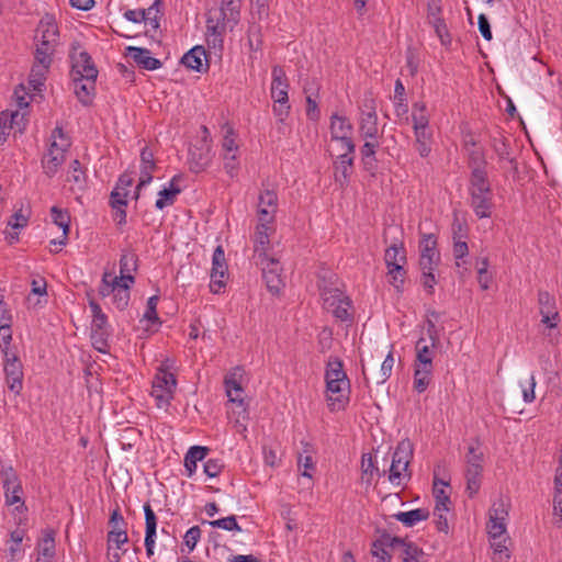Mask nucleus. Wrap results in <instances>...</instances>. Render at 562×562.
<instances>
[{"label":"nucleus","mask_w":562,"mask_h":562,"mask_svg":"<svg viewBox=\"0 0 562 562\" xmlns=\"http://www.w3.org/2000/svg\"><path fill=\"white\" fill-rule=\"evenodd\" d=\"M172 364V361L166 359L158 368L153 381L151 395L156 400L159 408L169 406L173 398L177 380L175 374L170 372Z\"/></svg>","instance_id":"20e7f679"},{"label":"nucleus","mask_w":562,"mask_h":562,"mask_svg":"<svg viewBox=\"0 0 562 562\" xmlns=\"http://www.w3.org/2000/svg\"><path fill=\"white\" fill-rule=\"evenodd\" d=\"M74 91L79 99V101L83 104H88L91 101V95L94 91L95 79L89 78H72Z\"/></svg>","instance_id":"2f4dec72"},{"label":"nucleus","mask_w":562,"mask_h":562,"mask_svg":"<svg viewBox=\"0 0 562 562\" xmlns=\"http://www.w3.org/2000/svg\"><path fill=\"white\" fill-rule=\"evenodd\" d=\"M416 366L432 367V352L425 344L424 339H419L416 344Z\"/></svg>","instance_id":"09e8293b"},{"label":"nucleus","mask_w":562,"mask_h":562,"mask_svg":"<svg viewBox=\"0 0 562 562\" xmlns=\"http://www.w3.org/2000/svg\"><path fill=\"white\" fill-rule=\"evenodd\" d=\"M483 469H464V477L467 481V492L473 497L481 487Z\"/></svg>","instance_id":"37998d69"},{"label":"nucleus","mask_w":562,"mask_h":562,"mask_svg":"<svg viewBox=\"0 0 562 562\" xmlns=\"http://www.w3.org/2000/svg\"><path fill=\"white\" fill-rule=\"evenodd\" d=\"M159 3L160 2H153L147 9H142V11H144L143 22L149 25L151 30L159 27Z\"/></svg>","instance_id":"6e6d98bb"},{"label":"nucleus","mask_w":562,"mask_h":562,"mask_svg":"<svg viewBox=\"0 0 562 562\" xmlns=\"http://www.w3.org/2000/svg\"><path fill=\"white\" fill-rule=\"evenodd\" d=\"M412 117L414 123V130L428 127L429 116L427 114L426 105L424 103L414 104Z\"/></svg>","instance_id":"603ef678"},{"label":"nucleus","mask_w":562,"mask_h":562,"mask_svg":"<svg viewBox=\"0 0 562 562\" xmlns=\"http://www.w3.org/2000/svg\"><path fill=\"white\" fill-rule=\"evenodd\" d=\"M353 157L351 155H337L334 161L335 181L341 187H346L352 172Z\"/></svg>","instance_id":"393cba45"},{"label":"nucleus","mask_w":562,"mask_h":562,"mask_svg":"<svg viewBox=\"0 0 562 562\" xmlns=\"http://www.w3.org/2000/svg\"><path fill=\"white\" fill-rule=\"evenodd\" d=\"M67 182L70 184L72 192H82L87 186L86 171L82 169L79 160H74L67 173Z\"/></svg>","instance_id":"c756f323"},{"label":"nucleus","mask_w":562,"mask_h":562,"mask_svg":"<svg viewBox=\"0 0 562 562\" xmlns=\"http://www.w3.org/2000/svg\"><path fill=\"white\" fill-rule=\"evenodd\" d=\"M258 259L265 281H276L280 278L281 266L278 260L268 257V255L258 257Z\"/></svg>","instance_id":"72a5a7b5"},{"label":"nucleus","mask_w":562,"mask_h":562,"mask_svg":"<svg viewBox=\"0 0 562 562\" xmlns=\"http://www.w3.org/2000/svg\"><path fill=\"white\" fill-rule=\"evenodd\" d=\"M54 47L36 44L34 65L45 66V68L48 69L52 63V56L54 54Z\"/></svg>","instance_id":"13d9d810"},{"label":"nucleus","mask_w":562,"mask_h":562,"mask_svg":"<svg viewBox=\"0 0 562 562\" xmlns=\"http://www.w3.org/2000/svg\"><path fill=\"white\" fill-rule=\"evenodd\" d=\"M432 367L416 366L414 372V390L418 393L426 391L431 381Z\"/></svg>","instance_id":"ea45409f"},{"label":"nucleus","mask_w":562,"mask_h":562,"mask_svg":"<svg viewBox=\"0 0 562 562\" xmlns=\"http://www.w3.org/2000/svg\"><path fill=\"white\" fill-rule=\"evenodd\" d=\"M278 211V195L274 189L266 187L258 198V220L274 221Z\"/></svg>","instance_id":"2eb2a0df"},{"label":"nucleus","mask_w":562,"mask_h":562,"mask_svg":"<svg viewBox=\"0 0 562 562\" xmlns=\"http://www.w3.org/2000/svg\"><path fill=\"white\" fill-rule=\"evenodd\" d=\"M379 146L378 139H366L361 147L362 160L366 169L370 170L373 168L375 161V150Z\"/></svg>","instance_id":"49530a36"},{"label":"nucleus","mask_w":562,"mask_h":562,"mask_svg":"<svg viewBox=\"0 0 562 562\" xmlns=\"http://www.w3.org/2000/svg\"><path fill=\"white\" fill-rule=\"evenodd\" d=\"M244 378V370L240 367L232 369L224 379L227 396H231L233 392L240 391L241 382Z\"/></svg>","instance_id":"79ce46f5"},{"label":"nucleus","mask_w":562,"mask_h":562,"mask_svg":"<svg viewBox=\"0 0 562 562\" xmlns=\"http://www.w3.org/2000/svg\"><path fill=\"white\" fill-rule=\"evenodd\" d=\"M7 122L12 125L14 133H22L26 127V113L20 110L18 111H5Z\"/></svg>","instance_id":"3c124183"},{"label":"nucleus","mask_w":562,"mask_h":562,"mask_svg":"<svg viewBox=\"0 0 562 562\" xmlns=\"http://www.w3.org/2000/svg\"><path fill=\"white\" fill-rule=\"evenodd\" d=\"M330 140H346L352 138L353 127L346 116L333 114L330 116Z\"/></svg>","instance_id":"b1692460"},{"label":"nucleus","mask_w":562,"mask_h":562,"mask_svg":"<svg viewBox=\"0 0 562 562\" xmlns=\"http://www.w3.org/2000/svg\"><path fill=\"white\" fill-rule=\"evenodd\" d=\"M384 260L389 274L397 280L404 276V265L406 262V250L403 244H392L386 248Z\"/></svg>","instance_id":"9b49d317"},{"label":"nucleus","mask_w":562,"mask_h":562,"mask_svg":"<svg viewBox=\"0 0 562 562\" xmlns=\"http://www.w3.org/2000/svg\"><path fill=\"white\" fill-rule=\"evenodd\" d=\"M227 27L220 23V20H214L209 16L206 20V43L210 49L220 55L223 50L224 34Z\"/></svg>","instance_id":"6ab92c4d"},{"label":"nucleus","mask_w":562,"mask_h":562,"mask_svg":"<svg viewBox=\"0 0 562 562\" xmlns=\"http://www.w3.org/2000/svg\"><path fill=\"white\" fill-rule=\"evenodd\" d=\"M70 143L60 128H55L50 136L48 151L43 159V168L47 176H54L65 161Z\"/></svg>","instance_id":"39448f33"},{"label":"nucleus","mask_w":562,"mask_h":562,"mask_svg":"<svg viewBox=\"0 0 562 562\" xmlns=\"http://www.w3.org/2000/svg\"><path fill=\"white\" fill-rule=\"evenodd\" d=\"M136 260L133 255H123L120 260V276L113 277L111 281H134Z\"/></svg>","instance_id":"4c0bfd02"},{"label":"nucleus","mask_w":562,"mask_h":562,"mask_svg":"<svg viewBox=\"0 0 562 562\" xmlns=\"http://www.w3.org/2000/svg\"><path fill=\"white\" fill-rule=\"evenodd\" d=\"M226 273L227 262L225 252L222 246H217L212 256L211 278L221 280L226 277Z\"/></svg>","instance_id":"c9c22d12"},{"label":"nucleus","mask_w":562,"mask_h":562,"mask_svg":"<svg viewBox=\"0 0 562 562\" xmlns=\"http://www.w3.org/2000/svg\"><path fill=\"white\" fill-rule=\"evenodd\" d=\"M447 485L448 484L441 480L434 481L435 508H437V510H449L450 498L445 491Z\"/></svg>","instance_id":"c03bdc74"},{"label":"nucleus","mask_w":562,"mask_h":562,"mask_svg":"<svg viewBox=\"0 0 562 562\" xmlns=\"http://www.w3.org/2000/svg\"><path fill=\"white\" fill-rule=\"evenodd\" d=\"M128 541L126 530L117 531H109L108 532V550L112 549V546H115L116 549H121V547Z\"/></svg>","instance_id":"774afa93"},{"label":"nucleus","mask_w":562,"mask_h":562,"mask_svg":"<svg viewBox=\"0 0 562 562\" xmlns=\"http://www.w3.org/2000/svg\"><path fill=\"white\" fill-rule=\"evenodd\" d=\"M127 56L146 70H156L161 67V61L153 57L147 48L130 46L127 47Z\"/></svg>","instance_id":"5701e85b"},{"label":"nucleus","mask_w":562,"mask_h":562,"mask_svg":"<svg viewBox=\"0 0 562 562\" xmlns=\"http://www.w3.org/2000/svg\"><path fill=\"white\" fill-rule=\"evenodd\" d=\"M1 477L4 488L5 502L8 505H14L22 503V485L18 477L16 472L12 467L3 468L1 471Z\"/></svg>","instance_id":"ddd939ff"},{"label":"nucleus","mask_w":562,"mask_h":562,"mask_svg":"<svg viewBox=\"0 0 562 562\" xmlns=\"http://www.w3.org/2000/svg\"><path fill=\"white\" fill-rule=\"evenodd\" d=\"M111 300H112V303L119 310H124L128 305V301H130L128 283H122V285H116Z\"/></svg>","instance_id":"8fccbe9b"},{"label":"nucleus","mask_w":562,"mask_h":562,"mask_svg":"<svg viewBox=\"0 0 562 562\" xmlns=\"http://www.w3.org/2000/svg\"><path fill=\"white\" fill-rule=\"evenodd\" d=\"M348 378L344 371L342 362L338 358H329L325 372V381H337Z\"/></svg>","instance_id":"a18cd8bd"},{"label":"nucleus","mask_w":562,"mask_h":562,"mask_svg":"<svg viewBox=\"0 0 562 562\" xmlns=\"http://www.w3.org/2000/svg\"><path fill=\"white\" fill-rule=\"evenodd\" d=\"M440 265V254L437 249V238L434 234H423L419 240V267L425 278L436 279Z\"/></svg>","instance_id":"423d86ee"},{"label":"nucleus","mask_w":562,"mask_h":562,"mask_svg":"<svg viewBox=\"0 0 562 562\" xmlns=\"http://www.w3.org/2000/svg\"><path fill=\"white\" fill-rule=\"evenodd\" d=\"M133 177L127 173H124L119 178L116 187L111 193L113 207L121 209L126 206V198L130 193V188L133 186Z\"/></svg>","instance_id":"a878e982"},{"label":"nucleus","mask_w":562,"mask_h":562,"mask_svg":"<svg viewBox=\"0 0 562 562\" xmlns=\"http://www.w3.org/2000/svg\"><path fill=\"white\" fill-rule=\"evenodd\" d=\"M361 469H362V479L367 481L368 484L371 483L373 472H376L380 475V471L374 467L373 459L371 454H363L361 460Z\"/></svg>","instance_id":"338daca9"},{"label":"nucleus","mask_w":562,"mask_h":562,"mask_svg":"<svg viewBox=\"0 0 562 562\" xmlns=\"http://www.w3.org/2000/svg\"><path fill=\"white\" fill-rule=\"evenodd\" d=\"M59 40V32L56 20L53 15L46 14L37 25L35 42L38 45L56 47Z\"/></svg>","instance_id":"f8f14e48"},{"label":"nucleus","mask_w":562,"mask_h":562,"mask_svg":"<svg viewBox=\"0 0 562 562\" xmlns=\"http://www.w3.org/2000/svg\"><path fill=\"white\" fill-rule=\"evenodd\" d=\"M207 452L209 448L203 446H193L188 450L184 457V467L188 471V476H192L196 470L198 461H202L206 457Z\"/></svg>","instance_id":"f704fd0d"},{"label":"nucleus","mask_w":562,"mask_h":562,"mask_svg":"<svg viewBox=\"0 0 562 562\" xmlns=\"http://www.w3.org/2000/svg\"><path fill=\"white\" fill-rule=\"evenodd\" d=\"M271 77L270 95L273 100L272 111L278 120L279 131L282 134H285L288 131L285 120L289 116L291 109L288 94L289 82L285 71L280 66H274L272 68Z\"/></svg>","instance_id":"f03ea898"},{"label":"nucleus","mask_w":562,"mask_h":562,"mask_svg":"<svg viewBox=\"0 0 562 562\" xmlns=\"http://www.w3.org/2000/svg\"><path fill=\"white\" fill-rule=\"evenodd\" d=\"M159 297L157 295H153L147 301L146 311L143 316V321H147L154 325H159V318L157 315V304H158Z\"/></svg>","instance_id":"680f3d73"},{"label":"nucleus","mask_w":562,"mask_h":562,"mask_svg":"<svg viewBox=\"0 0 562 562\" xmlns=\"http://www.w3.org/2000/svg\"><path fill=\"white\" fill-rule=\"evenodd\" d=\"M247 45L251 52L250 58H255V54L260 50L261 47V35L258 26L251 25L249 27Z\"/></svg>","instance_id":"052dcab7"},{"label":"nucleus","mask_w":562,"mask_h":562,"mask_svg":"<svg viewBox=\"0 0 562 562\" xmlns=\"http://www.w3.org/2000/svg\"><path fill=\"white\" fill-rule=\"evenodd\" d=\"M30 220L29 209L20 207L14 211L8 221V231H5V239L9 244H14L19 240V235L24 229Z\"/></svg>","instance_id":"f3484780"},{"label":"nucleus","mask_w":562,"mask_h":562,"mask_svg":"<svg viewBox=\"0 0 562 562\" xmlns=\"http://www.w3.org/2000/svg\"><path fill=\"white\" fill-rule=\"evenodd\" d=\"M50 216L53 223L63 231V237L59 239L50 240V245L58 246L59 248L66 245L67 235L69 232L70 216L67 211H64L57 206L50 209Z\"/></svg>","instance_id":"c85d7f7f"},{"label":"nucleus","mask_w":562,"mask_h":562,"mask_svg":"<svg viewBox=\"0 0 562 562\" xmlns=\"http://www.w3.org/2000/svg\"><path fill=\"white\" fill-rule=\"evenodd\" d=\"M349 387L348 378L333 381V383L330 381L326 382L327 401L330 411L335 412L345 408L349 400Z\"/></svg>","instance_id":"1a4fd4ad"},{"label":"nucleus","mask_w":562,"mask_h":562,"mask_svg":"<svg viewBox=\"0 0 562 562\" xmlns=\"http://www.w3.org/2000/svg\"><path fill=\"white\" fill-rule=\"evenodd\" d=\"M360 134L364 139H378V117L374 111L363 113L360 121Z\"/></svg>","instance_id":"473e14b6"},{"label":"nucleus","mask_w":562,"mask_h":562,"mask_svg":"<svg viewBox=\"0 0 562 562\" xmlns=\"http://www.w3.org/2000/svg\"><path fill=\"white\" fill-rule=\"evenodd\" d=\"M324 307L336 318L346 322L351 319V300L339 289H322Z\"/></svg>","instance_id":"0eeeda50"},{"label":"nucleus","mask_w":562,"mask_h":562,"mask_svg":"<svg viewBox=\"0 0 562 562\" xmlns=\"http://www.w3.org/2000/svg\"><path fill=\"white\" fill-rule=\"evenodd\" d=\"M330 151L337 155H352L355 153V144L352 138L346 140H330Z\"/></svg>","instance_id":"e2e57ef3"},{"label":"nucleus","mask_w":562,"mask_h":562,"mask_svg":"<svg viewBox=\"0 0 562 562\" xmlns=\"http://www.w3.org/2000/svg\"><path fill=\"white\" fill-rule=\"evenodd\" d=\"M214 20H220L223 26L234 30L240 21V0H222L220 16Z\"/></svg>","instance_id":"aec40b11"},{"label":"nucleus","mask_w":562,"mask_h":562,"mask_svg":"<svg viewBox=\"0 0 562 562\" xmlns=\"http://www.w3.org/2000/svg\"><path fill=\"white\" fill-rule=\"evenodd\" d=\"M89 306L92 313L91 331H109L108 316L102 312L100 305L94 300H90Z\"/></svg>","instance_id":"a19ab883"},{"label":"nucleus","mask_w":562,"mask_h":562,"mask_svg":"<svg viewBox=\"0 0 562 562\" xmlns=\"http://www.w3.org/2000/svg\"><path fill=\"white\" fill-rule=\"evenodd\" d=\"M12 324L0 325V349L3 356L11 355L10 345L12 341Z\"/></svg>","instance_id":"0e129e2a"},{"label":"nucleus","mask_w":562,"mask_h":562,"mask_svg":"<svg viewBox=\"0 0 562 562\" xmlns=\"http://www.w3.org/2000/svg\"><path fill=\"white\" fill-rule=\"evenodd\" d=\"M4 357V373L7 378L8 387L19 394L22 390V363L14 352Z\"/></svg>","instance_id":"4468645a"},{"label":"nucleus","mask_w":562,"mask_h":562,"mask_svg":"<svg viewBox=\"0 0 562 562\" xmlns=\"http://www.w3.org/2000/svg\"><path fill=\"white\" fill-rule=\"evenodd\" d=\"M428 517L429 510L425 508H416L409 512H400L394 515V518L406 527H413L419 521L426 520Z\"/></svg>","instance_id":"e433bc0d"},{"label":"nucleus","mask_w":562,"mask_h":562,"mask_svg":"<svg viewBox=\"0 0 562 562\" xmlns=\"http://www.w3.org/2000/svg\"><path fill=\"white\" fill-rule=\"evenodd\" d=\"M144 513L146 524L145 548L147 555L151 557L154 554L155 547L157 517L148 503L144 505Z\"/></svg>","instance_id":"bb28decb"},{"label":"nucleus","mask_w":562,"mask_h":562,"mask_svg":"<svg viewBox=\"0 0 562 562\" xmlns=\"http://www.w3.org/2000/svg\"><path fill=\"white\" fill-rule=\"evenodd\" d=\"M182 64L198 72L207 70L206 53L202 46H194L182 57Z\"/></svg>","instance_id":"cd10ccee"},{"label":"nucleus","mask_w":562,"mask_h":562,"mask_svg":"<svg viewBox=\"0 0 562 562\" xmlns=\"http://www.w3.org/2000/svg\"><path fill=\"white\" fill-rule=\"evenodd\" d=\"M465 469H484V453L477 442L471 443L464 456Z\"/></svg>","instance_id":"58836bf2"},{"label":"nucleus","mask_w":562,"mask_h":562,"mask_svg":"<svg viewBox=\"0 0 562 562\" xmlns=\"http://www.w3.org/2000/svg\"><path fill=\"white\" fill-rule=\"evenodd\" d=\"M212 160L211 147L209 144L204 143L201 147L194 146L190 149L189 153V164L190 169L193 172L203 171Z\"/></svg>","instance_id":"4be33fe9"},{"label":"nucleus","mask_w":562,"mask_h":562,"mask_svg":"<svg viewBox=\"0 0 562 562\" xmlns=\"http://www.w3.org/2000/svg\"><path fill=\"white\" fill-rule=\"evenodd\" d=\"M47 68L41 65H33L30 74L29 82L35 91H41L46 79Z\"/></svg>","instance_id":"864d4df0"},{"label":"nucleus","mask_w":562,"mask_h":562,"mask_svg":"<svg viewBox=\"0 0 562 562\" xmlns=\"http://www.w3.org/2000/svg\"><path fill=\"white\" fill-rule=\"evenodd\" d=\"M540 314L557 315L555 301L548 292H539L538 295Z\"/></svg>","instance_id":"bf43d9fd"},{"label":"nucleus","mask_w":562,"mask_h":562,"mask_svg":"<svg viewBox=\"0 0 562 562\" xmlns=\"http://www.w3.org/2000/svg\"><path fill=\"white\" fill-rule=\"evenodd\" d=\"M178 178L173 177L167 187L158 192L155 206L158 210H164L175 203L178 194L181 192L180 187L177 184Z\"/></svg>","instance_id":"7c9ffc66"},{"label":"nucleus","mask_w":562,"mask_h":562,"mask_svg":"<svg viewBox=\"0 0 562 562\" xmlns=\"http://www.w3.org/2000/svg\"><path fill=\"white\" fill-rule=\"evenodd\" d=\"M203 524H207L213 528H220V529H224L227 531H234V530L241 531V528L238 525L236 517L234 515H231V516H227L224 518H220L216 520L204 521Z\"/></svg>","instance_id":"5fc2aeb1"},{"label":"nucleus","mask_w":562,"mask_h":562,"mask_svg":"<svg viewBox=\"0 0 562 562\" xmlns=\"http://www.w3.org/2000/svg\"><path fill=\"white\" fill-rule=\"evenodd\" d=\"M470 204L479 218L492 215L493 192L487 179V172L482 167L472 170L470 180Z\"/></svg>","instance_id":"f257e3e1"},{"label":"nucleus","mask_w":562,"mask_h":562,"mask_svg":"<svg viewBox=\"0 0 562 562\" xmlns=\"http://www.w3.org/2000/svg\"><path fill=\"white\" fill-rule=\"evenodd\" d=\"M413 459V443L408 439L398 442L392 454V462L389 468V481L394 486H402L411 479L408 470Z\"/></svg>","instance_id":"7ed1b4c3"},{"label":"nucleus","mask_w":562,"mask_h":562,"mask_svg":"<svg viewBox=\"0 0 562 562\" xmlns=\"http://www.w3.org/2000/svg\"><path fill=\"white\" fill-rule=\"evenodd\" d=\"M38 555L44 558H54L55 557V538L54 531H46L43 538L40 540L37 544Z\"/></svg>","instance_id":"de8ad7c7"},{"label":"nucleus","mask_w":562,"mask_h":562,"mask_svg":"<svg viewBox=\"0 0 562 562\" xmlns=\"http://www.w3.org/2000/svg\"><path fill=\"white\" fill-rule=\"evenodd\" d=\"M509 507H510V504L508 502H506L503 498H498L497 501H495L492 504V506H491V508L488 510V516H494V517H499L502 519H507L508 518Z\"/></svg>","instance_id":"69168bd1"},{"label":"nucleus","mask_w":562,"mask_h":562,"mask_svg":"<svg viewBox=\"0 0 562 562\" xmlns=\"http://www.w3.org/2000/svg\"><path fill=\"white\" fill-rule=\"evenodd\" d=\"M155 170L156 162L154 159V154L151 150L145 147L140 151L139 182L135 190V199H138L140 189L151 182L153 173Z\"/></svg>","instance_id":"dca6fc26"},{"label":"nucleus","mask_w":562,"mask_h":562,"mask_svg":"<svg viewBox=\"0 0 562 562\" xmlns=\"http://www.w3.org/2000/svg\"><path fill=\"white\" fill-rule=\"evenodd\" d=\"M506 521L499 517L488 516L487 530L491 538H501L506 533Z\"/></svg>","instance_id":"4d7b16f0"},{"label":"nucleus","mask_w":562,"mask_h":562,"mask_svg":"<svg viewBox=\"0 0 562 562\" xmlns=\"http://www.w3.org/2000/svg\"><path fill=\"white\" fill-rule=\"evenodd\" d=\"M386 547H391L392 550H402V548L405 547V543L398 538H392L390 535H383L380 539L373 542L371 549L372 555L384 562L390 561L391 553L387 551Z\"/></svg>","instance_id":"412c9836"},{"label":"nucleus","mask_w":562,"mask_h":562,"mask_svg":"<svg viewBox=\"0 0 562 562\" xmlns=\"http://www.w3.org/2000/svg\"><path fill=\"white\" fill-rule=\"evenodd\" d=\"M274 233V221L258 220L255 231L254 245L258 257L267 255L270 244V236Z\"/></svg>","instance_id":"a211bd4d"},{"label":"nucleus","mask_w":562,"mask_h":562,"mask_svg":"<svg viewBox=\"0 0 562 562\" xmlns=\"http://www.w3.org/2000/svg\"><path fill=\"white\" fill-rule=\"evenodd\" d=\"M70 58L72 61L71 78L97 79L98 70L87 52L74 48Z\"/></svg>","instance_id":"9d476101"},{"label":"nucleus","mask_w":562,"mask_h":562,"mask_svg":"<svg viewBox=\"0 0 562 562\" xmlns=\"http://www.w3.org/2000/svg\"><path fill=\"white\" fill-rule=\"evenodd\" d=\"M221 158L226 173L234 178L239 169V144L232 128H227L221 144Z\"/></svg>","instance_id":"6e6552de"}]
</instances>
